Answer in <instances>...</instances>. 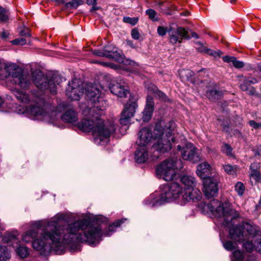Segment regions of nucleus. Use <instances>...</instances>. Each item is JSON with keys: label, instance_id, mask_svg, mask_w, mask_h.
<instances>
[{"label": "nucleus", "instance_id": "nucleus-1", "mask_svg": "<svg viewBox=\"0 0 261 261\" xmlns=\"http://www.w3.org/2000/svg\"><path fill=\"white\" fill-rule=\"evenodd\" d=\"M64 219L63 215H57L47 223L45 228L40 233V238H37L38 229H32L22 235V241L25 243L32 242L33 248L43 254L50 252L53 249L52 245H57L61 240L64 243L71 245L65 238V236L69 233L66 231L69 224H61L60 220Z\"/></svg>", "mask_w": 261, "mask_h": 261}, {"label": "nucleus", "instance_id": "nucleus-2", "mask_svg": "<svg viewBox=\"0 0 261 261\" xmlns=\"http://www.w3.org/2000/svg\"><path fill=\"white\" fill-rule=\"evenodd\" d=\"M126 220V218L118 219L109 225L102 232L100 225L90 224V220L86 219L79 220L68 224L66 231L69 233L65 236V238L73 245L79 242L95 245L99 243L102 236H111L115 231L116 228Z\"/></svg>", "mask_w": 261, "mask_h": 261}, {"label": "nucleus", "instance_id": "nucleus-3", "mask_svg": "<svg viewBox=\"0 0 261 261\" xmlns=\"http://www.w3.org/2000/svg\"><path fill=\"white\" fill-rule=\"evenodd\" d=\"M180 181L185 186L184 190L177 182H172L164 186L159 199L155 200L153 196H150L144 200V203L154 207L177 198L179 199L181 204L200 200L202 194L198 188H195L196 181L193 176L184 175L181 177Z\"/></svg>", "mask_w": 261, "mask_h": 261}, {"label": "nucleus", "instance_id": "nucleus-4", "mask_svg": "<svg viewBox=\"0 0 261 261\" xmlns=\"http://www.w3.org/2000/svg\"><path fill=\"white\" fill-rule=\"evenodd\" d=\"M207 208L216 217H223V224L231 226L229 230V238L239 242L244 240V231L241 223L234 225L233 221L240 217L239 212L233 209L228 202L222 203L213 199L207 204Z\"/></svg>", "mask_w": 261, "mask_h": 261}, {"label": "nucleus", "instance_id": "nucleus-5", "mask_svg": "<svg viewBox=\"0 0 261 261\" xmlns=\"http://www.w3.org/2000/svg\"><path fill=\"white\" fill-rule=\"evenodd\" d=\"M88 118L82 119L77 124V127L84 132H92L100 140L108 139L113 135L117 128L112 121H104L101 116L96 113H91L89 110Z\"/></svg>", "mask_w": 261, "mask_h": 261}, {"label": "nucleus", "instance_id": "nucleus-6", "mask_svg": "<svg viewBox=\"0 0 261 261\" xmlns=\"http://www.w3.org/2000/svg\"><path fill=\"white\" fill-rule=\"evenodd\" d=\"M174 127V123L173 121H169L165 127H163L161 123L156 124L153 134L154 139L156 141L151 148L152 152L151 157L152 160L158 159L161 154L171 149V141L174 142V138L172 137Z\"/></svg>", "mask_w": 261, "mask_h": 261}, {"label": "nucleus", "instance_id": "nucleus-7", "mask_svg": "<svg viewBox=\"0 0 261 261\" xmlns=\"http://www.w3.org/2000/svg\"><path fill=\"white\" fill-rule=\"evenodd\" d=\"M32 76L33 83L38 89L42 91L49 90L53 94L57 93V85L62 82V79L58 74L45 76L39 70H35Z\"/></svg>", "mask_w": 261, "mask_h": 261}, {"label": "nucleus", "instance_id": "nucleus-8", "mask_svg": "<svg viewBox=\"0 0 261 261\" xmlns=\"http://www.w3.org/2000/svg\"><path fill=\"white\" fill-rule=\"evenodd\" d=\"M85 91L87 98L92 106L90 109L91 113H96L99 116L102 115L106 110V102L100 96L99 90L94 85L87 84L85 87Z\"/></svg>", "mask_w": 261, "mask_h": 261}, {"label": "nucleus", "instance_id": "nucleus-9", "mask_svg": "<svg viewBox=\"0 0 261 261\" xmlns=\"http://www.w3.org/2000/svg\"><path fill=\"white\" fill-rule=\"evenodd\" d=\"M157 32L159 36H164L167 33L169 36L170 42L173 44L177 43H181L183 39H189L191 37L188 32L181 27H174V24L170 25L168 27L159 26Z\"/></svg>", "mask_w": 261, "mask_h": 261}, {"label": "nucleus", "instance_id": "nucleus-10", "mask_svg": "<svg viewBox=\"0 0 261 261\" xmlns=\"http://www.w3.org/2000/svg\"><path fill=\"white\" fill-rule=\"evenodd\" d=\"M178 163H180V160L177 161L174 159L165 160L156 166L155 169L156 175L166 181L173 180L176 176L175 169L178 168Z\"/></svg>", "mask_w": 261, "mask_h": 261}, {"label": "nucleus", "instance_id": "nucleus-11", "mask_svg": "<svg viewBox=\"0 0 261 261\" xmlns=\"http://www.w3.org/2000/svg\"><path fill=\"white\" fill-rule=\"evenodd\" d=\"M84 93V87L81 80L74 79L69 82L66 94L72 100H79Z\"/></svg>", "mask_w": 261, "mask_h": 261}, {"label": "nucleus", "instance_id": "nucleus-12", "mask_svg": "<svg viewBox=\"0 0 261 261\" xmlns=\"http://www.w3.org/2000/svg\"><path fill=\"white\" fill-rule=\"evenodd\" d=\"M219 180L217 177L208 176L202 180L203 192L205 196L211 198L218 194Z\"/></svg>", "mask_w": 261, "mask_h": 261}, {"label": "nucleus", "instance_id": "nucleus-13", "mask_svg": "<svg viewBox=\"0 0 261 261\" xmlns=\"http://www.w3.org/2000/svg\"><path fill=\"white\" fill-rule=\"evenodd\" d=\"M198 149L191 143H188L183 148L181 156L186 161L196 163L201 160V157L198 152Z\"/></svg>", "mask_w": 261, "mask_h": 261}, {"label": "nucleus", "instance_id": "nucleus-14", "mask_svg": "<svg viewBox=\"0 0 261 261\" xmlns=\"http://www.w3.org/2000/svg\"><path fill=\"white\" fill-rule=\"evenodd\" d=\"M12 77L14 83L23 89H27L31 84L30 77L24 74L21 69H17L12 72Z\"/></svg>", "mask_w": 261, "mask_h": 261}, {"label": "nucleus", "instance_id": "nucleus-15", "mask_svg": "<svg viewBox=\"0 0 261 261\" xmlns=\"http://www.w3.org/2000/svg\"><path fill=\"white\" fill-rule=\"evenodd\" d=\"M138 105L136 101H133L130 103H127L124 110L121 114L119 119L120 123L122 125H126L129 123L130 118L134 116Z\"/></svg>", "mask_w": 261, "mask_h": 261}, {"label": "nucleus", "instance_id": "nucleus-16", "mask_svg": "<svg viewBox=\"0 0 261 261\" xmlns=\"http://www.w3.org/2000/svg\"><path fill=\"white\" fill-rule=\"evenodd\" d=\"M105 57L121 63L123 61V57L118 51V48L112 44H108L103 47Z\"/></svg>", "mask_w": 261, "mask_h": 261}, {"label": "nucleus", "instance_id": "nucleus-17", "mask_svg": "<svg viewBox=\"0 0 261 261\" xmlns=\"http://www.w3.org/2000/svg\"><path fill=\"white\" fill-rule=\"evenodd\" d=\"M152 138L154 139V134H152L151 130L147 127H144L138 133L137 143L140 147H144Z\"/></svg>", "mask_w": 261, "mask_h": 261}, {"label": "nucleus", "instance_id": "nucleus-18", "mask_svg": "<svg viewBox=\"0 0 261 261\" xmlns=\"http://www.w3.org/2000/svg\"><path fill=\"white\" fill-rule=\"evenodd\" d=\"M242 82L240 84V87L242 91H246L247 94L250 95L255 94L256 90L253 87L250 86L252 84H255L258 82L257 79L252 77H243Z\"/></svg>", "mask_w": 261, "mask_h": 261}, {"label": "nucleus", "instance_id": "nucleus-19", "mask_svg": "<svg viewBox=\"0 0 261 261\" xmlns=\"http://www.w3.org/2000/svg\"><path fill=\"white\" fill-rule=\"evenodd\" d=\"M109 87L112 93L119 97H126L129 93L128 89L120 83L111 84Z\"/></svg>", "mask_w": 261, "mask_h": 261}, {"label": "nucleus", "instance_id": "nucleus-20", "mask_svg": "<svg viewBox=\"0 0 261 261\" xmlns=\"http://www.w3.org/2000/svg\"><path fill=\"white\" fill-rule=\"evenodd\" d=\"M154 110V100L152 96L148 95L146 98L145 108L143 111V119L144 121L148 120L151 118Z\"/></svg>", "mask_w": 261, "mask_h": 261}, {"label": "nucleus", "instance_id": "nucleus-21", "mask_svg": "<svg viewBox=\"0 0 261 261\" xmlns=\"http://www.w3.org/2000/svg\"><path fill=\"white\" fill-rule=\"evenodd\" d=\"M62 120L69 123H73L77 121L78 116L77 113L72 109H68L64 114L60 116Z\"/></svg>", "mask_w": 261, "mask_h": 261}, {"label": "nucleus", "instance_id": "nucleus-22", "mask_svg": "<svg viewBox=\"0 0 261 261\" xmlns=\"http://www.w3.org/2000/svg\"><path fill=\"white\" fill-rule=\"evenodd\" d=\"M210 170V165L206 162H203L197 166L196 173L198 176L204 179L208 177Z\"/></svg>", "mask_w": 261, "mask_h": 261}, {"label": "nucleus", "instance_id": "nucleus-23", "mask_svg": "<svg viewBox=\"0 0 261 261\" xmlns=\"http://www.w3.org/2000/svg\"><path fill=\"white\" fill-rule=\"evenodd\" d=\"M241 224L243 231L245 229L249 236L253 237L261 236V230L258 226H253L247 222H243Z\"/></svg>", "mask_w": 261, "mask_h": 261}, {"label": "nucleus", "instance_id": "nucleus-24", "mask_svg": "<svg viewBox=\"0 0 261 261\" xmlns=\"http://www.w3.org/2000/svg\"><path fill=\"white\" fill-rule=\"evenodd\" d=\"M148 159V154L145 148L139 147L136 150L135 153V159L138 163H144Z\"/></svg>", "mask_w": 261, "mask_h": 261}, {"label": "nucleus", "instance_id": "nucleus-25", "mask_svg": "<svg viewBox=\"0 0 261 261\" xmlns=\"http://www.w3.org/2000/svg\"><path fill=\"white\" fill-rule=\"evenodd\" d=\"M25 110L31 115L34 116H41L44 118L49 116L48 113H46L42 108L38 106H33L30 108H26L25 110L24 109V112Z\"/></svg>", "mask_w": 261, "mask_h": 261}, {"label": "nucleus", "instance_id": "nucleus-26", "mask_svg": "<svg viewBox=\"0 0 261 261\" xmlns=\"http://www.w3.org/2000/svg\"><path fill=\"white\" fill-rule=\"evenodd\" d=\"M223 93L222 91L212 89L208 90L206 96L208 99L213 102H216L223 96Z\"/></svg>", "mask_w": 261, "mask_h": 261}, {"label": "nucleus", "instance_id": "nucleus-27", "mask_svg": "<svg viewBox=\"0 0 261 261\" xmlns=\"http://www.w3.org/2000/svg\"><path fill=\"white\" fill-rule=\"evenodd\" d=\"M179 75L183 82L189 81L194 83L193 76L194 72L190 69H181L179 71Z\"/></svg>", "mask_w": 261, "mask_h": 261}, {"label": "nucleus", "instance_id": "nucleus-28", "mask_svg": "<svg viewBox=\"0 0 261 261\" xmlns=\"http://www.w3.org/2000/svg\"><path fill=\"white\" fill-rule=\"evenodd\" d=\"M12 92L16 98L20 102L24 103L29 102V96L25 92L20 91L18 89H15L13 90Z\"/></svg>", "mask_w": 261, "mask_h": 261}, {"label": "nucleus", "instance_id": "nucleus-29", "mask_svg": "<svg viewBox=\"0 0 261 261\" xmlns=\"http://www.w3.org/2000/svg\"><path fill=\"white\" fill-rule=\"evenodd\" d=\"M222 59L224 62L232 63L233 66L236 68H241L245 65L243 62L237 60V58L233 56H223Z\"/></svg>", "mask_w": 261, "mask_h": 261}, {"label": "nucleus", "instance_id": "nucleus-30", "mask_svg": "<svg viewBox=\"0 0 261 261\" xmlns=\"http://www.w3.org/2000/svg\"><path fill=\"white\" fill-rule=\"evenodd\" d=\"M10 257L9 249L5 246L0 245V261H8Z\"/></svg>", "mask_w": 261, "mask_h": 261}, {"label": "nucleus", "instance_id": "nucleus-31", "mask_svg": "<svg viewBox=\"0 0 261 261\" xmlns=\"http://www.w3.org/2000/svg\"><path fill=\"white\" fill-rule=\"evenodd\" d=\"M199 51L201 53L207 54L208 55L213 56L215 58L219 57L222 54V52L219 50L215 51L206 47H203L202 49H199Z\"/></svg>", "mask_w": 261, "mask_h": 261}, {"label": "nucleus", "instance_id": "nucleus-32", "mask_svg": "<svg viewBox=\"0 0 261 261\" xmlns=\"http://www.w3.org/2000/svg\"><path fill=\"white\" fill-rule=\"evenodd\" d=\"M17 254L21 258L27 257L29 254V248L25 246H19L16 250Z\"/></svg>", "mask_w": 261, "mask_h": 261}, {"label": "nucleus", "instance_id": "nucleus-33", "mask_svg": "<svg viewBox=\"0 0 261 261\" xmlns=\"http://www.w3.org/2000/svg\"><path fill=\"white\" fill-rule=\"evenodd\" d=\"M152 88L153 92L156 95L159 99L164 101H167L168 100L167 95L164 92L159 90L156 86L153 85Z\"/></svg>", "mask_w": 261, "mask_h": 261}, {"label": "nucleus", "instance_id": "nucleus-34", "mask_svg": "<svg viewBox=\"0 0 261 261\" xmlns=\"http://www.w3.org/2000/svg\"><path fill=\"white\" fill-rule=\"evenodd\" d=\"M84 2L82 0H71L67 3L65 5L67 8H77L80 5L83 4Z\"/></svg>", "mask_w": 261, "mask_h": 261}, {"label": "nucleus", "instance_id": "nucleus-35", "mask_svg": "<svg viewBox=\"0 0 261 261\" xmlns=\"http://www.w3.org/2000/svg\"><path fill=\"white\" fill-rule=\"evenodd\" d=\"M223 168L228 174L234 175L237 174L236 167H234L229 164L224 165Z\"/></svg>", "mask_w": 261, "mask_h": 261}, {"label": "nucleus", "instance_id": "nucleus-36", "mask_svg": "<svg viewBox=\"0 0 261 261\" xmlns=\"http://www.w3.org/2000/svg\"><path fill=\"white\" fill-rule=\"evenodd\" d=\"M146 14L149 17V18L152 21H157L158 20V18L155 17L156 13L155 10L151 9H147L146 11Z\"/></svg>", "mask_w": 261, "mask_h": 261}, {"label": "nucleus", "instance_id": "nucleus-37", "mask_svg": "<svg viewBox=\"0 0 261 261\" xmlns=\"http://www.w3.org/2000/svg\"><path fill=\"white\" fill-rule=\"evenodd\" d=\"M158 5L162 12L170 15L172 14V12H171V9L169 6H165L163 2L160 3Z\"/></svg>", "mask_w": 261, "mask_h": 261}, {"label": "nucleus", "instance_id": "nucleus-38", "mask_svg": "<svg viewBox=\"0 0 261 261\" xmlns=\"http://www.w3.org/2000/svg\"><path fill=\"white\" fill-rule=\"evenodd\" d=\"M235 190L238 195H242L245 191V187L241 182H237L235 185Z\"/></svg>", "mask_w": 261, "mask_h": 261}, {"label": "nucleus", "instance_id": "nucleus-39", "mask_svg": "<svg viewBox=\"0 0 261 261\" xmlns=\"http://www.w3.org/2000/svg\"><path fill=\"white\" fill-rule=\"evenodd\" d=\"M243 247L247 252H252L255 248V243L253 244L252 241H247L243 244Z\"/></svg>", "mask_w": 261, "mask_h": 261}, {"label": "nucleus", "instance_id": "nucleus-40", "mask_svg": "<svg viewBox=\"0 0 261 261\" xmlns=\"http://www.w3.org/2000/svg\"><path fill=\"white\" fill-rule=\"evenodd\" d=\"M233 260H244V255L243 252L237 250L233 252Z\"/></svg>", "mask_w": 261, "mask_h": 261}, {"label": "nucleus", "instance_id": "nucleus-41", "mask_svg": "<svg viewBox=\"0 0 261 261\" xmlns=\"http://www.w3.org/2000/svg\"><path fill=\"white\" fill-rule=\"evenodd\" d=\"M11 43L13 45H23L27 43V40L23 37H20L13 40L11 41Z\"/></svg>", "mask_w": 261, "mask_h": 261}, {"label": "nucleus", "instance_id": "nucleus-42", "mask_svg": "<svg viewBox=\"0 0 261 261\" xmlns=\"http://www.w3.org/2000/svg\"><path fill=\"white\" fill-rule=\"evenodd\" d=\"M250 175L251 177L253 178L256 181L258 182L261 180V173L259 171V169H257L250 172Z\"/></svg>", "mask_w": 261, "mask_h": 261}, {"label": "nucleus", "instance_id": "nucleus-43", "mask_svg": "<svg viewBox=\"0 0 261 261\" xmlns=\"http://www.w3.org/2000/svg\"><path fill=\"white\" fill-rule=\"evenodd\" d=\"M236 244L230 241H227L223 243L224 248L228 251L233 250L236 248Z\"/></svg>", "mask_w": 261, "mask_h": 261}, {"label": "nucleus", "instance_id": "nucleus-44", "mask_svg": "<svg viewBox=\"0 0 261 261\" xmlns=\"http://www.w3.org/2000/svg\"><path fill=\"white\" fill-rule=\"evenodd\" d=\"M97 0H87L86 3L88 5H92V7L90 9L91 12H94L99 9V7L97 6Z\"/></svg>", "mask_w": 261, "mask_h": 261}, {"label": "nucleus", "instance_id": "nucleus-45", "mask_svg": "<svg viewBox=\"0 0 261 261\" xmlns=\"http://www.w3.org/2000/svg\"><path fill=\"white\" fill-rule=\"evenodd\" d=\"M138 20V19L135 17L131 18L129 17L125 16L123 18V21L124 22L130 24L132 25H135L137 23Z\"/></svg>", "mask_w": 261, "mask_h": 261}, {"label": "nucleus", "instance_id": "nucleus-46", "mask_svg": "<svg viewBox=\"0 0 261 261\" xmlns=\"http://www.w3.org/2000/svg\"><path fill=\"white\" fill-rule=\"evenodd\" d=\"M221 150L223 152L227 155H230L232 152V148L229 145L225 143L221 147Z\"/></svg>", "mask_w": 261, "mask_h": 261}, {"label": "nucleus", "instance_id": "nucleus-47", "mask_svg": "<svg viewBox=\"0 0 261 261\" xmlns=\"http://www.w3.org/2000/svg\"><path fill=\"white\" fill-rule=\"evenodd\" d=\"M19 34L22 37L24 38H29L31 37L30 30L27 28L22 29L19 32Z\"/></svg>", "mask_w": 261, "mask_h": 261}, {"label": "nucleus", "instance_id": "nucleus-48", "mask_svg": "<svg viewBox=\"0 0 261 261\" xmlns=\"http://www.w3.org/2000/svg\"><path fill=\"white\" fill-rule=\"evenodd\" d=\"M261 167L260 163L259 162H253L251 163L249 167V169L251 171V172H253L254 170H256L257 169H259Z\"/></svg>", "mask_w": 261, "mask_h": 261}, {"label": "nucleus", "instance_id": "nucleus-49", "mask_svg": "<svg viewBox=\"0 0 261 261\" xmlns=\"http://www.w3.org/2000/svg\"><path fill=\"white\" fill-rule=\"evenodd\" d=\"M255 249L261 254V239L256 240L255 242Z\"/></svg>", "mask_w": 261, "mask_h": 261}, {"label": "nucleus", "instance_id": "nucleus-50", "mask_svg": "<svg viewBox=\"0 0 261 261\" xmlns=\"http://www.w3.org/2000/svg\"><path fill=\"white\" fill-rule=\"evenodd\" d=\"M9 19V16L7 14V12H1L0 13V21L6 22Z\"/></svg>", "mask_w": 261, "mask_h": 261}, {"label": "nucleus", "instance_id": "nucleus-51", "mask_svg": "<svg viewBox=\"0 0 261 261\" xmlns=\"http://www.w3.org/2000/svg\"><path fill=\"white\" fill-rule=\"evenodd\" d=\"M249 125L254 129L261 127V122L257 123L254 120H250L249 121Z\"/></svg>", "mask_w": 261, "mask_h": 261}, {"label": "nucleus", "instance_id": "nucleus-52", "mask_svg": "<svg viewBox=\"0 0 261 261\" xmlns=\"http://www.w3.org/2000/svg\"><path fill=\"white\" fill-rule=\"evenodd\" d=\"M131 35L132 38L134 39L138 40L140 37V34L138 30L134 29L132 31Z\"/></svg>", "mask_w": 261, "mask_h": 261}, {"label": "nucleus", "instance_id": "nucleus-53", "mask_svg": "<svg viewBox=\"0 0 261 261\" xmlns=\"http://www.w3.org/2000/svg\"><path fill=\"white\" fill-rule=\"evenodd\" d=\"M93 55L100 57H105V53L103 49L101 50H95L93 51Z\"/></svg>", "mask_w": 261, "mask_h": 261}, {"label": "nucleus", "instance_id": "nucleus-54", "mask_svg": "<svg viewBox=\"0 0 261 261\" xmlns=\"http://www.w3.org/2000/svg\"><path fill=\"white\" fill-rule=\"evenodd\" d=\"M9 34L8 31L3 30V31L0 33V37L3 39H6L8 38Z\"/></svg>", "mask_w": 261, "mask_h": 261}, {"label": "nucleus", "instance_id": "nucleus-55", "mask_svg": "<svg viewBox=\"0 0 261 261\" xmlns=\"http://www.w3.org/2000/svg\"><path fill=\"white\" fill-rule=\"evenodd\" d=\"M253 151L254 153V155L260 156L261 155V145L256 146V148L253 149Z\"/></svg>", "mask_w": 261, "mask_h": 261}, {"label": "nucleus", "instance_id": "nucleus-56", "mask_svg": "<svg viewBox=\"0 0 261 261\" xmlns=\"http://www.w3.org/2000/svg\"><path fill=\"white\" fill-rule=\"evenodd\" d=\"M232 134L237 137H241L242 136L241 131L238 129H234L233 130Z\"/></svg>", "mask_w": 261, "mask_h": 261}, {"label": "nucleus", "instance_id": "nucleus-57", "mask_svg": "<svg viewBox=\"0 0 261 261\" xmlns=\"http://www.w3.org/2000/svg\"><path fill=\"white\" fill-rule=\"evenodd\" d=\"M221 125L223 126L224 130H225L226 132H228L229 131V126L228 122H227L226 124L222 123Z\"/></svg>", "mask_w": 261, "mask_h": 261}, {"label": "nucleus", "instance_id": "nucleus-58", "mask_svg": "<svg viewBox=\"0 0 261 261\" xmlns=\"http://www.w3.org/2000/svg\"><path fill=\"white\" fill-rule=\"evenodd\" d=\"M191 37L197 39V38H198V36L196 33L192 32L191 33Z\"/></svg>", "mask_w": 261, "mask_h": 261}, {"label": "nucleus", "instance_id": "nucleus-59", "mask_svg": "<svg viewBox=\"0 0 261 261\" xmlns=\"http://www.w3.org/2000/svg\"><path fill=\"white\" fill-rule=\"evenodd\" d=\"M170 8L171 9V12H172V10H177V7L174 5H171V7H170Z\"/></svg>", "mask_w": 261, "mask_h": 261}, {"label": "nucleus", "instance_id": "nucleus-60", "mask_svg": "<svg viewBox=\"0 0 261 261\" xmlns=\"http://www.w3.org/2000/svg\"><path fill=\"white\" fill-rule=\"evenodd\" d=\"M1 12H7V11L6 9L3 7L0 6V13Z\"/></svg>", "mask_w": 261, "mask_h": 261}, {"label": "nucleus", "instance_id": "nucleus-61", "mask_svg": "<svg viewBox=\"0 0 261 261\" xmlns=\"http://www.w3.org/2000/svg\"><path fill=\"white\" fill-rule=\"evenodd\" d=\"M189 14V12L188 11H186L185 12H182L180 13V15L181 16H187Z\"/></svg>", "mask_w": 261, "mask_h": 261}, {"label": "nucleus", "instance_id": "nucleus-62", "mask_svg": "<svg viewBox=\"0 0 261 261\" xmlns=\"http://www.w3.org/2000/svg\"><path fill=\"white\" fill-rule=\"evenodd\" d=\"M3 103H4V100L2 98V97L0 96V107L2 106V105L3 104Z\"/></svg>", "mask_w": 261, "mask_h": 261}, {"label": "nucleus", "instance_id": "nucleus-63", "mask_svg": "<svg viewBox=\"0 0 261 261\" xmlns=\"http://www.w3.org/2000/svg\"><path fill=\"white\" fill-rule=\"evenodd\" d=\"M261 207V204H259V203L256 205V210H258Z\"/></svg>", "mask_w": 261, "mask_h": 261}, {"label": "nucleus", "instance_id": "nucleus-64", "mask_svg": "<svg viewBox=\"0 0 261 261\" xmlns=\"http://www.w3.org/2000/svg\"><path fill=\"white\" fill-rule=\"evenodd\" d=\"M257 66L259 70L261 71V62L258 64Z\"/></svg>", "mask_w": 261, "mask_h": 261}]
</instances>
